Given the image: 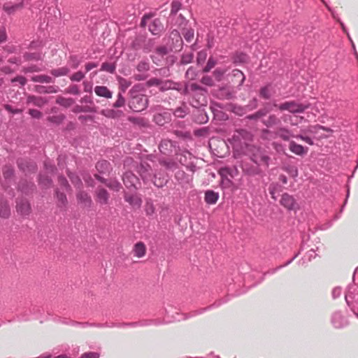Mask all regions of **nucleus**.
I'll return each mask as SVG.
<instances>
[{"instance_id":"f257e3e1","label":"nucleus","mask_w":358,"mask_h":358,"mask_svg":"<svg viewBox=\"0 0 358 358\" xmlns=\"http://www.w3.org/2000/svg\"><path fill=\"white\" fill-rule=\"evenodd\" d=\"M136 171L138 173L144 183L152 181L157 187H162L166 183V180L164 178L159 177L157 178V174L152 173L151 166L146 162L143 161L139 165H137Z\"/></svg>"},{"instance_id":"f03ea898","label":"nucleus","mask_w":358,"mask_h":358,"mask_svg":"<svg viewBox=\"0 0 358 358\" xmlns=\"http://www.w3.org/2000/svg\"><path fill=\"white\" fill-rule=\"evenodd\" d=\"M273 106L281 111L287 110L293 114L302 113L309 107L308 104L299 103L295 101H285L279 105L274 103Z\"/></svg>"},{"instance_id":"7ed1b4c3","label":"nucleus","mask_w":358,"mask_h":358,"mask_svg":"<svg viewBox=\"0 0 358 358\" xmlns=\"http://www.w3.org/2000/svg\"><path fill=\"white\" fill-rule=\"evenodd\" d=\"M148 105V98L144 94L136 95L129 101V107L134 112H141L145 110Z\"/></svg>"},{"instance_id":"20e7f679","label":"nucleus","mask_w":358,"mask_h":358,"mask_svg":"<svg viewBox=\"0 0 358 358\" xmlns=\"http://www.w3.org/2000/svg\"><path fill=\"white\" fill-rule=\"evenodd\" d=\"M280 203L288 210L296 211L299 209V205L294 197L287 193L282 194Z\"/></svg>"},{"instance_id":"39448f33","label":"nucleus","mask_w":358,"mask_h":358,"mask_svg":"<svg viewBox=\"0 0 358 358\" xmlns=\"http://www.w3.org/2000/svg\"><path fill=\"white\" fill-rule=\"evenodd\" d=\"M251 159L257 166H264L265 167H268L270 157L265 155L264 152L257 149L256 152L252 155Z\"/></svg>"},{"instance_id":"423d86ee","label":"nucleus","mask_w":358,"mask_h":358,"mask_svg":"<svg viewBox=\"0 0 358 358\" xmlns=\"http://www.w3.org/2000/svg\"><path fill=\"white\" fill-rule=\"evenodd\" d=\"M122 180L126 187H134L136 189L138 188L136 185L139 183V180L132 172H125L122 176Z\"/></svg>"},{"instance_id":"0eeeda50","label":"nucleus","mask_w":358,"mask_h":358,"mask_svg":"<svg viewBox=\"0 0 358 358\" xmlns=\"http://www.w3.org/2000/svg\"><path fill=\"white\" fill-rule=\"evenodd\" d=\"M100 113L106 117L111 119H119L124 116V113L122 110L113 107V108L103 109Z\"/></svg>"},{"instance_id":"6e6552de","label":"nucleus","mask_w":358,"mask_h":358,"mask_svg":"<svg viewBox=\"0 0 358 358\" xmlns=\"http://www.w3.org/2000/svg\"><path fill=\"white\" fill-rule=\"evenodd\" d=\"M16 209L17 213L22 216L29 215L31 210L30 203L26 199H20L17 201Z\"/></svg>"},{"instance_id":"1a4fd4ad","label":"nucleus","mask_w":358,"mask_h":358,"mask_svg":"<svg viewBox=\"0 0 358 358\" xmlns=\"http://www.w3.org/2000/svg\"><path fill=\"white\" fill-rule=\"evenodd\" d=\"M124 200L133 208L138 209L141 208L142 204L141 198L137 194H130L124 193Z\"/></svg>"},{"instance_id":"9d476101","label":"nucleus","mask_w":358,"mask_h":358,"mask_svg":"<svg viewBox=\"0 0 358 358\" xmlns=\"http://www.w3.org/2000/svg\"><path fill=\"white\" fill-rule=\"evenodd\" d=\"M17 165L19 169L25 173H31L36 170L35 163L25 159H18Z\"/></svg>"},{"instance_id":"9b49d317","label":"nucleus","mask_w":358,"mask_h":358,"mask_svg":"<svg viewBox=\"0 0 358 358\" xmlns=\"http://www.w3.org/2000/svg\"><path fill=\"white\" fill-rule=\"evenodd\" d=\"M96 201L101 205H106L109 201V193L103 187H98L95 191Z\"/></svg>"},{"instance_id":"f8f14e48","label":"nucleus","mask_w":358,"mask_h":358,"mask_svg":"<svg viewBox=\"0 0 358 358\" xmlns=\"http://www.w3.org/2000/svg\"><path fill=\"white\" fill-rule=\"evenodd\" d=\"M78 202L83 205L85 208H91L92 200L90 196L84 191H80L76 195Z\"/></svg>"},{"instance_id":"ddd939ff","label":"nucleus","mask_w":358,"mask_h":358,"mask_svg":"<svg viewBox=\"0 0 358 358\" xmlns=\"http://www.w3.org/2000/svg\"><path fill=\"white\" fill-rule=\"evenodd\" d=\"M252 138L251 134L245 129H238L233 135V139L241 142L242 140L249 141Z\"/></svg>"},{"instance_id":"4468645a","label":"nucleus","mask_w":358,"mask_h":358,"mask_svg":"<svg viewBox=\"0 0 358 358\" xmlns=\"http://www.w3.org/2000/svg\"><path fill=\"white\" fill-rule=\"evenodd\" d=\"M289 150L295 155H303L307 153L308 148H304L301 145L297 144L294 141H290L289 144Z\"/></svg>"},{"instance_id":"2eb2a0df","label":"nucleus","mask_w":358,"mask_h":358,"mask_svg":"<svg viewBox=\"0 0 358 358\" xmlns=\"http://www.w3.org/2000/svg\"><path fill=\"white\" fill-rule=\"evenodd\" d=\"M148 28H149L150 31L152 34L157 35V34H160L163 31L164 26L159 19H155L149 24Z\"/></svg>"},{"instance_id":"dca6fc26","label":"nucleus","mask_w":358,"mask_h":358,"mask_svg":"<svg viewBox=\"0 0 358 358\" xmlns=\"http://www.w3.org/2000/svg\"><path fill=\"white\" fill-rule=\"evenodd\" d=\"M173 147V145L172 141L164 139L161 141L159 145V149L162 154L169 155L172 152Z\"/></svg>"},{"instance_id":"f3484780","label":"nucleus","mask_w":358,"mask_h":358,"mask_svg":"<svg viewBox=\"0 0 358 358\" xmlns=\"http://www.w3.org/2000/svg\"><path fill=\"white\" fill-rule=\"evenodd\" d=\"M275 135L276 136H279L283 141H289L290 138L294 136L290 130H289L286 127H279L277 129L276 132L275 133Z\"/></svg>"},{"instance_id":"a211bd4d","label":"nucleus","mask_w":358,"mask_h":358,"mask_svg":"<svg viewBox=\"0 0 358 358\" xmlns=\"http://www.w3.org/2000/svg\"><path fill=\"white\" fill-rule=\"evenodd\" d=\"M94 92L97 96L104 97L106 99H110L113 96L112 92L106 86H96L94 87Z\"/></svg>"},{"instance_id":"6ab92c4d","label":"nucleus","mask_w":358,"mask_h":358,"mask_svg":"<svg viewBox=\"0 0 358 358\" xmlns=\"http://www.w3.org/2000/svg\"><path fill=\"white\" fill-rule=\"evenodd\" d=\"M176 180L181 184H188L192 180V176L187 174L184 171L178 170L175 176Z\"/></svg>"},{"instance_id":"aec40b11","label":"nucleus","mask_w":358,"mask_h":358,"mask_svg":"<svg viewBox=\"0 0 358 358\" xmlns=\"http://www.w3.org/2000/svg\"><path fill=\"white\" fill-rule=\"evenodd\" d=\"M133 252L136 257L141 258L145 255L146 247L143 242H138L134 245Z\"/></svg>"},{"instance_id":"412c9836","label":"nucleus","mask_w":358,"mask_h":358,"mask_svg":"<svg viewBox=\"0 0 358 358\" xmlns=\"http://www.w3.org/2000/svg\"><path fill=\"white\" fill-rule=\"evenodd\" d=\"M219 199V194L213 190H208L205 193V201L208 204H215Z\"/></svg>"},{"instance_id":"4be33fe9","label":"nucleus","mask_w":358,"mask_h":358,"mask_svg":"<svg viewBox=\"0 0 358 358\" xmlns=\"http://www.w3.org/2000/svg\"><path fill=\"white\" fill-rule=\"evenodd\" d=\"M170 38L173 41V45L174 48L181 47L182 43V40L180 36L179 31L176 29H173L170 33Z\"/></svg>"},{"instance_id":"5701e85b","label":"nucleus","mask_w":358,"mask_h":358,"mask_svg":"<svg viewBox=\"0 0 358 358\" xmlns=\"http://www.w3.org/2000/svg\"><path fill=\"white\" fill-rule=\"evenodd\" d=\"M27 103H33L38 107H42L47 103V100L41 96H29L27 97Z\"/></svg>"},{"instance_id":"b1692460","label":"nucleus","mask_w":358,"mask_h":358,"mask_svg":"<svg viewBox=\"0 0 358 358\" xmlns=\"http://www.w3.org/2000/svg\"><path fill=\"white\" fill-rule=\"evenodd\" d=\"M22 7L23 3L20 2L13 5H10V3H5L3 8L4 11L6 12L8 15H11L15 13L17 10H20Z\"/></svg>"},{"instance_id":"393cba45","label":"nucleus","mask_w":358,"mask_h":358,"mask_svg":"<svg viewBox=\"0 0 358 358\" xmlns=\"http://www.w3.org/2000/svg\"><path fill=\"white\" fill-rule=\"evenodd\" d=\"M217 95L221 99H231L234 96V93L228 87L220 88Z\"/></svg>"},{"instance_id":"a878e982","label":"nucleus","mask_w":358,"mask_h":358,"mask_svg":"<svg viewBox=\"0 0 358 358\" xmlns=\"http://www.w3.org/2000/svg\"><path fill=\"white\" fill-rule=\"evenodd\" d=\"M96 169L100 173H106L110 169V163L106 160L99 161L96 164Z\"/></svg>"},{"instance_id":"bb28decb","label":"nucleus","mask_w":358,"mask_h":358,"mask_svg":"<svg viewBox=\"0 0 358 358\" xmlns=\"http://www.w3.org/2000/svg\"><path fill=\"white\" fill-rule=\"evenodd\" d=\"M10 215V209L6 201L0 202V216L2 218H8Z\"/></svg>"},{"instance_id":"cd10ccee","label":"nucleus","mask_w":358,"mask_h":358,"mask_svg":"<svg viewBox=\"0 0 358 358\" xmlns=\"http://www.w3.org/2000/svg\"><path fill=\"white\" fill-rule=\"evenodd\" d=\"M280 124V120L275 115H270L267 120L264 121V124L268 127Z\"/></svg>"},{"instance_id":"c85d7f7f","label":"nucleus","mask_w":358,"mask_h":358,"mask_svg":"<svg viewBox=\"0 0 358 358\" xmlns=\"http://www.w3.org/2000/svg\"><path fill=\"white\" fill-rule=\"evenodd\" d=\"M31 80L35 83H53L52 78L46 75L34 76L31 78Z\"/></svg>"},{"instance_id":"c756f323","label":"nucleus","mask_w":358,"mask_h":358,"mask_svg":"<svg viewBox=\"0 0 358 358\" xmlns=\"http://www.w3.org/2000/svg\"><path fill=\"white\" fill-rule=\"evenodd\" d=\"M56 103L59 105L68 108L73 104L74 100L72 98L58 96L56 100Z\"/></svg>"},{"instance_id":"7c9ffc66","label":"nucleus","mask_w":358,"mask_h":358,"mask_svg":"<svg viewBox=\"0 0 358 358\" xmlns=\"http://www.w3.org/2000/svg\"><path fill=\"white\" fill-rule=\"evenodd\" d=\"M36 90L41 94H51L56 93L57 92L54 86L45 87L42 85H37L36 87Z\"/></svg>"},{"instance_id":"2f4dec72","label":"nucleus","mask_w":358,"mask_h":358,"mask_svg":"<svg viewBox=\"0 0 358 358\" xmlns=\"http://www.w3.org/2000/svg\"><path fill=\"white\" fill-rule=\"evenodd\" d=\"M70 70L68 67L64 66L56 69H52L50 73L55 77L66 76L69 73Z\"/></svg>"},{"instance_id":"473e14b6","label":"nucleus","mask_w":358,"mask_h":358,"mask_svg":"<svg viewBox=\"0 0 358 358\" xmlns=\"http://www.w3.org/2000/svg\"><path fill=\"white\" fill-rule=\"evenodd\" d=\"M120 89L124 92L131 85V82L123 78H118Z\"/></svg>"},{"instance_id":"72a5a7b5","label":"nucleus","mask_w":358,"mask_h":358,"mask_svg":"<svg viewBox=\"0 0 358 358\" xmlns=\"http://www.w3.org/2000/svg\"><path fill=\"white\" fill-rule=\"evenodd\" d=\"M126 100L121 92H119L117 95V100L113 104V107L115 108H119L124 106Z\"/></svg>"},{"instance_id":"f704fd0d","label":"nucleus","mask_w":358,"mask_h":358,"mask_svg":"<svg viewBox=\"0 0 358 358\" xmlns=\"http://www.w3.org/2000/svg\"><path fill=\"white\" fill-rule=\"evenodd\" d=\"M106 186L110 189L115 192H119L122 188L121 184L116 180H108V182L106 183Z\"/></svg>"},{"instance_id":"c9c22d12","label":"nucleus","mask_w":358,"mask_h":358,"mask_svg":"<svg viewBox=\"0 0 358 358\" xmlns=\"http://www.w3.org/2000/svg\"><path fill=\"white\" fill-rule=\"evenodd\" d=\"M3 175L6 180L10 179L14 175V170L12 166L6 165L3 168Z\"/></svg>"},{"instance_id":"e433bc0d","label":"nucleus","mask_w":358,"mask_h":358,"mask_svg":"<svg viewBox=\"0 0 358 358\" xmlns=\"http://www.w3.org/2000/svg\"><path fill=\"white\" fill-rule=\"evenodd\" d=\"M268 111L265 109H261L252 115H248L246 117L248 120H257L262 117L265 116Z\"/></svg>"},{"instance_id":"4c0bfd02","label":"nucleus","mask_w":358,"mask_h":358,"mask_svg":"<svg viewBox=\"0 0 358 358\" xmlns=\"http://www.w3.org/2000/svg\"><path fill=\"white\" fill-rule=\"evenodd\" d=\"M56 196L57 201L59 202V206L62 207L65 206L67 203V199L66 195L64 193H61L58 191L56 192Z\"/></svg>"},{"instance_id":"58836bf2","label":"nucleus","mask_w":358,"mask_h":358,"mask_svg":"<svg viewBox=\"0 0 358 358\" xmlns=\"http://www.w3.org/2000/svg\"><path fill=\"white\" fill-rule=\"evenodd\" d=\"M139 72H147L150 70V64L146 61H141L136 66Z\"/></svg>"},{"instance_id":"ea45409f","label":"nucleus","mask_w":358,"mask_h":358,"mask_svg":"<svg viewBox=\"0 0 358 358\" xmlns=\"http://www.w3.org/2000/svg\"><path fill=\"white\" fill-rule=\"evenodd\" d=\"M248 56L244 53H237L234 57V63H245L248 61Z\"/></svg>"},{"instance_id":"a19ab883","label":"nucleus","mask_w":358,"mask_h":358,"mask_svg":"<svg viewBox=\"0 0 358 358\" xmlns=\"http://www.w3.org/2000/svg\"><path fill=\"white\" fill-rule=\"evenodd\" d=\"M145 211L147 215H152L155 213V208L152 201H146L145 205Z\"/></svg>"},{"instance_id":"79ce46f5","label":"nucleus","mask_w":358,"mask_h":358,"mask_svg":"<svg viewBox=\"0 0 358 358\" xmlns=\"http://www.w3.org/2000/svg\"><path fill=\"white\" fill-rule=\"evenodd\" d=\"M232 73L234 77L237 78L238 79H240L239 86H241L243 84L244 80H245V77L243 73L238 69H234L232 71Z\"/></svg>"},{"instance_id":"37998d69","label":"nucleus","mask_w":358,"mask_h":358,"mask_svg":"<svg viewBox=\"0 0 358 358\" xmlns=\"http://www.w3.org/2000/svg\"><path fill=\"white\" fill-rule=\"evenodd\" d=\"M181 3L179 1H173L171 4V10L170 15L171 17L176 15L178 11L180 9Z\"/></svg>"},{"instance_id":"c03bdc74","label":"nucleus","mask_w":358,"mask_h":358,"mask_svg":"<svg viewBox=\"0 0 358 358\" xmlns=\"http://www.w3.org/2000/svg\"><path fill=\"white\" fill-rule=\"evenodd\" d=\"M69 177L71 180V181L72 182L73 184H74L77 187H80V185L82 184V182H81V180L79 178V177L73 173H69Z\"/></svg>"},{"instance_id":"a18cd8bd","label":"nucleus","mask_w":358,"mask_h":358,"mask_svg":"<svg viewBox=\"0 0 358 358\" xmlns=\"http://www.w3.org/2000/svg\"><path fill=\"white\" fill-rule=\"evenodd\" d=\"M227 70L224 69L217 68L213 71V75L215 78L218 80H221L224 74L226 73Z\"/></svg>"},{"instance_id":"49530a36","label":"nucleus","mask_w":358,"mask_h":358,"mask_svg":"<svg viewBox=\"0 0 358 358\" xmlns=\"http://www.w3.org/2000/svg\"><path fill=\"white\" fill-rule=\"evenodd\" d=\"M260 96L265 99L271 98V94L268 86L264 87L260 90Z\"/></svg>"},{"instance_id":"de8ad7c7","label":"nucleus","mask_w":358,"mask_h":358,"mask_svg":"<svg viewBox=\"0 0 358 358\" xmlns=\"http://www.w3.org/2000/svg\"><path fill=\"white\" fill-rule=\"evenodd\" d=\"M115 67L114 65L107 62L103 63L101 68V71H105L110 73H113L115 71Z\"/></svg>"},{"instance_id":"09e8293b","label":"nucleus","mask_w":358,"mask_h":358,"mask_svg":"<svg viewBox=\"0 0 358 358\" xmlns=\"http://www.w3.org/2000/svg\"><path fill=\"white\" fill-rule=\"evenodd\" d=\"M183 36H184L185 39L187 42H191L193 40L194 36V30L192 29H187L185 31V32L183 33Z\"/></svg>"},{"instance_id":"8fccbe9b","label":"nucleus","mask_w":358,"mask_h":358,"mask_svg":"<svg viewBox=\"0 0 358 358\" xmlns=\"http://www.w3.org/2000/svg\"><path fill=\"white\" fill-rule=\"evenodd\" d=\"M216 64L215 61L213 58L210 57L208 59L206 66L203 69V72L210 71Z\"/></svg>"},{"instance_id":"3c124183","label":"nucleus","mask_w":358,"mask_h":358,"mask_svg":"<svg viewBox=\"0 0 358 358\" xmlns=\"http://www.w3.org/2000/svg\"><path fill=\"white\" fill-rule=\"evenodd\" d=\"M162 80L159 78H153L147 81L146 84L148 87L151 86H160Z\"/></svg>"},{"instance_id":"603ef678","label":"nucleus","mask_w":358,"mask_h":358,"mask_svg":"<svg viewBox=\"0 0 358 358\" xmlns=\"http://www.w3.org/2000/svg\"><path fill=\"white\" fill-rule=\"evenodd\" d=\"M173 88V83L170 80L162 81L160 85V90L162 91L168 90Z\"/></svg>"},{"instance_id":"864d4df0","label":"nucleus","mask_w":358,"mask_h":358,"mask_svg":"<svg viewBox=\"0 0 358 358\" xmlns=\"http://www.w3.org/2000/svg\"><path fill=\"white\" fill-rule=\"evenodd\" d=\"M85 77V74L82 71H78L75 73H73L71 76V80L72 81H80L83 78Z\"/></svg>"},{"instance_id":"5fc2aeb1","label":"nucleus","mask_w":358,"mask_h":358,"mask_svg":"<svg viewBox=\"0 0 358 358\" xmlns=\"http://www.w3.org/2000/svg\"><path fill=\"white\" fill-rule=\"evenodd\" d=\"M186 22H187L186 19L180 14L178 16L174 24L178 27H182V26L185 25Z\"/></svg>"},{"instance_id":"6e6d98bb","label":"nucleus","mask_w":358,"mask_h":358,"mask_svg":"<svg viewBox=\"0 0 358 358\" xmlns=\"http://www.w3.org/2000/svg\"><path fill=\"white\" fill-rule=\"evenodd\" d=\"M262 138L263 139L269 140L273 138V133L267 129H264L262 131Z\"/></svg>"},{"instance_id":"4d7b16f0","label":"nucleus","mask_w":358,"mask_h":358,"mask_svg":"<svg viewBox=\"0 0 358 358\" xmlns=\"http://www.w3.org/2000/svg\"><path fill=\"white\" fill-rule=\"evenodd\" d=\"M39 182H40V184L43 185L44 187H48L50 185L52 181L50 178H48V177H44V176H40Z\"/></svg>"},{"instance_id":"13d9d810","label":"nucleus","mask_w":358,"mask_h":358,"mask_svg":"<svg viewBox=\"0 0 358 358\" xmlns=\"http://www.w3.org/2000/svg\"><path fill=\"white\" fill-rule=\"evenodd\" d=\"M12 83L18 82L22 86H24L27 83V79L25 77L22 76H16L11 80Z\"/></svg>"},{"instance_id":"bf43d9fd","label":"nucleus","mask_w":358,"mask_h":358,"mask_svg":"<svg viewBox=\"0 0 358 358\" xmlns=\"http://www.w3.org/2000/svg\"><path fill=\"white\" fill-rule=\"evenodd\" d=\"M201 83L208 86H213L214 83L210 76H206L201 78Z\"/></svg>"},{"instance_id":"052dcab7","label":"nucleus","mask_w":358,"mask_h":358,"mask_svg":"<svg viewBox=\"0 0 358 358\" xmlns=\"http://www.w3.org/2000/svg\"><path fill=\"white\" fill-rule=\"evenodd\" d=\"M99 354L94 352H85L80 358H99Z\"/></svg>"},{"instance_id":"680f3d73","label":"nucleus","mask_w":358,"mask_h":358,"mask_svg":"<svg viewBox=\"0 0 358 358\" xmlns=\"http://www.w3.org/2000/svg\"><path fill=\"white\" fill-rule=\"evenodd\" d=\"M159 163L161 165L165 166L168 169H173L176 165V164L173 162H171V161L168 162V161H165V160H160Z\"/></svg>"},{"instance_id":"e2e57ef3","label":"nucleus","mask_w":358,"mask_h":358,"mask_svg":"<svg viewBox=\"0 0 358 358\" xmlns=\"http://www.w3.org/2000/svg\"><path fill=\"white\" fill-rule=\"evenodd\" d=\"M70 63L73 69H76L79 66L80 61L78 59L76 56H71L70 57Z\"/></svg>"},{"instance_id":"0e129e2a","label":"nucleus","mask_w":358,"mask_h":358,"mask_svg":"<svg viewBox=\"0 0 358 358\" xmlns=\"http://www.w3.org/2000/svg\"><path fill=\"white\" fill-rule=\"evenodd\" d=\"M29 114L34 117V118H37V119H39L42 117V113L41 111L38 110H36V109H30L29 110Z\"/></svg>"},{"instance_id":"69168bd1","label":"nucleus","mask_w":358,"mask_h":358,"mask_svg":"<svg viewBox=\"0 0 358 358\" xmlns=\"http://www.w3.org/2000/svg\"><path fill=\"white\" fill-rule=\"evenodd\" d=\"M187 112L182 108H178L174 112V115L178 117H183L186 115Z\"/></svg>"},{"instance_id":"338daca9","label":"nucleus","mask_w":358,"mask_h":358,"mask_svg":"<svg viewBox=\"0 0 358 358\" xmlns=\"http://www.w3.org/2000/svg\"><path fill=\"white\" fill-rule=\"evenodd\" d=\"M156 52L160 56H164L168 54V50L165 46H160L156 49Z\"/></svg>"},{"instance_id":"774afa93","label":"nucleus","mask_w":358,"mask_h":358,"mask_svg":"<svg viewBox=\"0 0 358 358\" xmlns=\"http://www.w3.org/2000/svg\"><path fill=\"white\" fill-rule=\"evenodd\" d=\"M192 59H193V54L192 53L186 54V55H184L182 56V62L183 64H188V63L191 62Z\"/></svg>"}]
</instances>
